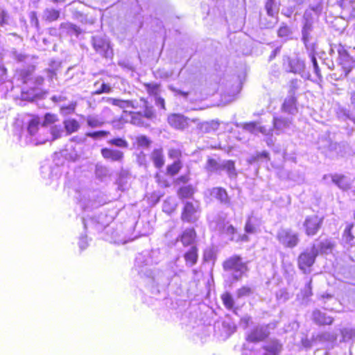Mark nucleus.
Instances as JSON below:
<instances>
[{
	"label": "nucleus",
	"mask_w": 355,
	"mask_h": 355,
	"mask_svg": "<svg viewBox=\"0 0 355 355\" xmlns=\"http://www.w3.org/2000/svg\"><path fill=\"white\" fill-rule=\"evenodd\" d=\"M106 101L114 106H116L121 109L125 107H131L134 110L140 108L139 110L127 111L123 110V114L130 116L129 121L124 120L123 116H121L119 120L123 121V123H130L131 125L140 128H147L149 126L148 121H153L156 119V112L148 99L144 97L139 98V102L141 105H139L138 103L132 99H121L117 98L108 97Z\"/></svg>",
	"instance_id": "obj_1"
},
{
	"label": "nucleus",
	"mask_w": 355,
	"mask_h": 355,
	"mask_svg": "<svg viewBox=\"0 0 355 355\" xmlns=\"http://www.w3.org/2000/svg\"><path fill=\"white\" fill-rule=\"evenodd\" d=\"M331 47L338 53V64L342 73L339 76L336 73H333L331 77L334 80H340L347 77L355 67V59L349 55L346 46L342 43L333 44Z\"/></svg>",
	"instance_id": "obj_2"
},
{
	"label": "nucleus",
	"mask_w": 355,
	"mask_h": 355,
	"mask_svg": "<svg viewBox=\"0 0 355 355\" xmlns=\"http://www.w3.org/2000/svg\"><path fill=\"white\" fill-rule=\"evenodd\" d=\"M248 263L240 254H234L225 259L222 266L224 271L234 275L235 280H239L249 270Z\"/></svg>",
	"instance_id": "obj_3"
},
{
	"label": "nucleus",
	"mask_w": 355,
	"mask_h": 355,
	"mask_svg": "<svg viewBox=\"0 0 355 355\" xmlns=\"http://www.w3.org/2000/svg\"><path fill=\"white\" fill-rule=\"evenodd\" d=\"M182 167L183 164L181 159H176L173 162L168 164L166 168L165 174L161 172H157L155 174L156 183L162 188L170 187L171 185V181L166 175L173 178L180 172Z\"/></svg>",
	"instance_id": "obj_4"
},
{
	"label": "nucleus",
	"mask_w": 355,
	"mask_h": 355,
	"mask_svg": "<svg viewBox=\"0 0 355 355\" xmlns=\"http://www.w3.org/2000/svg\"><path fill=\"white\" fill-rule=\"evenodd\" d=\"M318 254V252L316 249L312 251L306 250L300 252L297 259L298 268L304 274H309L312 270L313 266L315 263Z\"/></svg>",
	"instance_id": "obj_5"
},
{
	"label": "nucleus",
	"mask_w": 355,
	"mask_h": 355,
	"mask_svg": "<svg viewBox=\"0 0 355 355\" xmlns=\"http://www.w3.org/2000/svg\"><path fill=\"white\" fill-rule=\"evenodd\" d=\"M324 218L318 214L306 216L302 224L304 234L308 237L315 236L322 227Z\"/></svg>",
	"instance_id": "obj_6"
},
{
	"label": "nucleus",
	"mask_w": 355,
	"mask_h": 355,
	"mask_svg": "<svg viewBox=\"0 0 355 355\" xmlns=\"http://www.w3.org/2000/svg\"><path fill=\"white\" fill-rule=\"evenodd\" d=\"M198 201L195 202L186 201L183 203L180 218L182 222L187 223H194L198 220V213L200 211Z\"/></svg>",
	"instance_id": "obj_7"
},
{
	"label": "nucleus",
	"mask_w": 355,
	"mask_h": 355,
	"mask_svg": "<svg viewBox=\"0 0 355 355\" xmlns=\"http://www.w3.org/2000/svg\"><path fill=\"white\" fill-rule=\"evenodd\" d=\"M277 239L286 248H294L300 243L298 234L291 229H281L277 234Z\"/></svg>",
	"instance_id": "obj_8"
},
{
	"label": "nucleus",
	"mask_w": 355,
	"mask_h": 355,
	"mask_svg": "<svg viewBox=\"0 0 355 355\" xmlns=\"http://www.w3.org/2000/svg\"><path fill=\"white\" fill-rule=\"evenodd\" d=\"M257 218L252 216H248L245 225V233L239 234L235 239L236 243H246L250 241L248 234H255L257 232V225L256 224Z\"/></svg>",
	"instance_id": "obj_9"
},
{
	"label": "nucleus",
	"mask_w": 355,
	"mask_h": 355,
	"mask_svg": "<svg viewBox=\"0 0 355 355\" xmlns=\"http://www.w3.org/2000/svg\"><path fill=\"white\" fill-rule=\"evenodd\" d=\"M335 3L340 9L343 17L348 19L355 17V0H336Z\"/></svg>",
	"instance_id": "obj_10"
},
{
	"label": "nucleus",
	"mask_w": 355,
	"mask_h": 355,
	"mask_svg": "<svg viewBox=\"0 0 355 355\" xmlns=\"http://www.w3.org/2000/svg\"><path fill=\"white\" fill-rule=\"evenodd\" d=\"M101 154L105 160L110 162H121L124 159L123 152L115 148H102Z\"/></svg>",
	"instance_id": "obj_11"
},
{
	"label": "nucleus",
	"mask_w": 355,
	"mask_h": 355,
	"mask_svg": "<svg viewBox=\"0 0 355 355\" xmlns=\"http://www.w3.org/2000/svg\"><path fill=\"white\" fill-rule=\"evenodd\" d=\"M168 123L176 130H184L189 125V119L180 114H171L167 118Z\"/></svg>",
	"instance_id": "obj_12"
},
{
	"label": "nucleus",
	"mask_w": 355,
	"mask_h": 355,
	"mask_svg": "<svg viewBox=\"0 0 355 355\" xmlns=\"http://www.w3.org/2000/svg\"><path fill=\"white\" fill-rule=\"evenodd\" d=\"M312 320L318 326H329L334 322V318L327 315L320 309H315L312 312Z\"/></svg>",
	"instance_id": "obj_13"
},
{
	"label": "nucleus",
	"mask_w": 355,
	"mask_h": 355,
	"mask_svg": "<svg viewBox=\"0 0 355 355\" xmlns=\"http://www.w3.org/2000/svg\"><path fill=\"white\" fill-rule=\"evenodd\" d=\"M196 239L197 232L193 227L186 229L178 236V240L184 247L194 245Z\"/></svg>",
	"instance_id": "obj_14"
},
{
	"label": "nucleus",
	"mask_w": 355,
	"mask_h": 355,
	"mask_svg": "<svg viewBox=\"0 0 355 355\" xmlns=\"http://www.w3.org/2000/svg\"><path fill=\"white\" fill-rule=\"evenodd\" d=\"M220 299L225 308L236 314L240 309V306L236 304L235 300L232 294L229 291H225L220 295Z\"/></svg>",
	"instance_id": "obj_15"
},
{
	"label": "nucleus",
	"mask_w": 355,
	"mask_h": 355,
	"mask_svg": "<svg viewBox=\"0 0 355 355\" xmlns=\"http://www.w3.org/2000/svg\"><path fill=\"white\" fill-rule=\"evenodd\" d=\"M291 124V120L282 116H275L272 119L273 129L277 135L284 132L289 128Z\"/></svg>",
	"instance_id": "obj_16"
},
{
	"label": "nucleus",
	"mask_w": 355,
	"mask_h": 355,
	"mask_svg": "<svg viewBox=\"0 0 355 355\" xmlns=\"http://www.w3.org/2000/svg\"><path fill=\"white\" fill-rule=\"evenodd\" d=\"M281 110L283 112L295 114L297 112V99L295 96H291L286 98L281 106Z\"/></svg>",
	"instance_id": "obj_17"
},
{
	"label": "nucleus",
	"mask_w": 355,
	"mask_h": 355,
	"mask_svg": "<svg viewBox=\"0 0 355 355\" xmlns=\"http://www.w3.org/2000/svg\"><path fill=\"white\" fill-rule=\"evenodd\" d=\"M150 159L156 168H161L165 164V157L162 148H154L150 154Z\"/></svg>",
	"instance_id": "obj_18"
},
{
	"label": "nucleus",
	"mask_w": 355,
	"mask_h": 355,
	"mask_svg": "<svg viewBox=\"0 0 355 355\" xmlns=\"http://www.w3.org/2000/svg\"><path fill=\"white\" fill-rule=\"evenodd\" d=\"M198 251L196 245H192L184 253L183 257L187 266L191 267L197 263L199 257Z\"/></svg>",
	"instance_id": "obj_19"
},
{
	"label": "nucleus",
	"mask_w": 355,
	"mask_h": 355,
	"mask_svg": "<svg viewBox=\"0 0 355 355\" xmlns=\"http://www.w3.org/2000/svg\"><path fill=\"white\" fill-rule=\"evenodd\" d=\"M269 333L262 328L253 329L247 336V341L250 343H259L268 338Z\"/></svg>",
	"instance_id": "obj_20"
},
{
	"label": "nucleus",
	"mask_w": 355,
	"mask_h": 355,
	"mask_svg": "<svg viewBox=\"0 0 355 355\" xmlns=\"http://www.w3.org/2000/svg\"><path fill=\"white\" fill-rule=\"evenodd\" d=\"M211 194L220 203L225 205L230 204V198L225 189L221 187H214L211 189Z\"/></svg>",
	"instance_id": "obj_21"
},
{
	"label": "nucleus",
	"mask_w": 355,
	"mask_h": 355,
	"mask_svg": "<svg viewBox=\"0 0 355 355\" xmlns=\"http://www.w3.org/2000/svg\"><path fill=\"white\" fill-rule=\"evenodd\" d=\"M196 192V189L191 184L184 185L180 187L177 190V195L179 199L183 200L187 198H192L194 193Z\"/></svg>",
	"instance_id": "obj_22"
},
{
	"label": "nucleus",
	"mask_w": 355,
	"mask_h": 355,
	"mask_svg": "<svg viewBox=\"0 0 355 355\" xmlns=\"http://www.w3.org/2000/svg\"><path fill=\"white\" fill-rule=\"evenodd\" d=\"M220 122L218 120L205 121L200 124V130L204 133L215 132L219 129Z\"/></svg>",
	"instance_id": "obj_23"
},
{
	"label": "nucleus",
	"mask_w": 355,
	"mask_h": 355,
	"mask_svg": "<svg viewBox=\"0 0 355 355\" xmlns=\"http://www.w3.org/2000/svg\"><path fill=\"white\" fill-rule=\"evenodd\" d=\"M332 182L344 191L351 189L353 187L343 175L336 174L333 175Z\"/></svg>",
	"instance_id": "obj_24"
},
{
	"label": "nucleus",
	"mask_w": 355,
	"mask_h": 355,
	"mask_svg": "<svg viewBox=\"0 0 355 355\" xmlns=\"http://www.w3.org/2000/svg\"><path fill=\"white\" fill-rule=\"evenodd\" d=\"M40 125H42L40 117L37 115H33L28 123L27 130L28 133L32 136L36 135L39 131Z\"/></svg>",
	"instance_id": "obj_25"
},
{
	"label": "nucleus",
	"mask_w": 355,
	"mask_h": 355,
	"mask_svg": "<svg viewBox=\"0 0 355 355\" xmlns=\"http://www.w3.org/2000/svg\"><path fill=\"white\" fill-rule=\"evenodd\" d=\"M65 130L67 135L76 132L80 128V124L76 119H71L64 121L63 122Z\"/></svg>",
	"instance_id": "obj_26"
},
{
	"label": "nucleus",
	"mask_w": 355,
	"mask_h": 355,
	"mask_svg": "<svg viewBox=\"0 0 355 355\" xmlns=\"http://www.w3.org/2000/svg\"><path fill=\"white\" fill-rule=\"evenodd\" d=\"M149 96L157 97L160 92L161 85L157 83H144L143 84Z\"/></svg>",
	"instance_id": "obj_27"
},
{
	"label": "nucleus",
	"mask_w": 355,
	"mask_h": 355,
	"mask_svg": "<svg viewBox=\"0 0 355 355\" xmlns=\"http://www.w3.org/2000/svg\"><path fill=\"white\" fill-rule=\"evenodd\" d=\"M354 228V223H350L346 225L343 234H342V238L343 240L346 243H350L352 242L355 238L354 235L353 234L352 230Z\"/></svg>",
	"instance_id": "obj_28"
},
{
	"label": "nucleus",
	"mask_w": 355,
	"mask_h": 355,
	"mask_svg": "<svg viewBox=\"0 0 355 355\" xmlns=\"http://www.w3.org/2000/svg\"><path fill=\"white\" fill-rule=\"evenodd\" d=\"M176 207L177 205L173 200L171 198H167L163 202L162 211L170 215L175 211Z\"/></svg>",
	"instance_id": "obj_29"
},
{
	"label": "nucleus",
	"mask_w": 355,
	"mask_h": 355,
	"mask_svg": "<svg viewBox=\"0 0 355 355\" xmlns=\"http://www.w3.org/2000/svg\"><path fill=\"white\" fill-rule=\"evenodd\" d=\"M60 12L58 10L54 8L46 9L44 11V19L46 21L52 22L60 18Z\"/></svg>",
	"instance_id": "obj_30"
},
{
	"label": "nucleus",
	"mask_w": 355,
	"mask_h": 355,
	"mask_svg": "<svg viewBox=\"0 0 355 355\" xmlns=\"http://www.w3.org/2000/svg\"><path fill=\"white\" fill-rule=\"evenodd\" d=\"M266 13L270 17H274L278 13L279 8L276 5L275 0H266L265 3Z\"/></svg>",
	"instance_id": "obj_31"
},
{
	"label": "nucleus",
	"mask_w": 355,
	"mask_h": 355,
	"mask_svg": "<svg viewBox=\"0 0 355 355\" xmlns=\"http://www.w3.org/2000/svg\"><path fill=\"white\" fill-rule=\"evenodd\" d=\"M221 169L227 171L230 177H235L237 175L235 168V162L233 160H227L221 165Z\"/></svg>",
	"instance_id": "obj_32"
},
{
	"label": "nucleus",
	"mask_w": 355,
	"mask_h": 355,
	"mask_svg": "<svg viewBox=\"0 0 355 355\" xmlns=\"http://www.w3.org/2000/svg\"><path fill=\"white\" fill-rule=\"evenodd\" d=\"M205 168L208 171L214 172L221 169V164L216 159L209 157L207 159Z\"/></svg>",
	"instance_id": "obj_33"
},
{
	"label": "nucleus",
	"mask_w": 355,
	"mask_h": 355,
	"mask_svg": "<svg viewBox=\"0 0 355 355\" xmlns=\"http://www.w3.org/2000/svg\"><path fill=\"white\" fill-rule=\"evenodd\" d=\"M135 143L139 148H149L152 144L151 139L144 135H139L135 139Z\"/></svg>",
	"instance_id": "obj_34"
},
{
	"label": "nucleus",
	"mask_w": 355,
	"mask_h": 355,
	"mask_svg": "<svg viewBox=\"0 0 355 355\" xmlns=\"http://www.w3.org/2000/svg\"><path fill=\"white\" fill-rule=\"evenodd\" d=\"M93 47L96 52L101 53L108 47V43L102 38H97L94 40Z\"/></svg>",
	"instance_id": "obj_35"
},
{
	"label": "nucleus",
	"mask_w": 355,
	"mask_h": 355,
	"mask_svg": "<svg viewBox=\"0 0 355 355\" xmlns=\"http://www.w3.org/2000/svg\"><path fill=\"white\" fill-rule=\"evenodd\" d=\"M35 67H32L28 69H21L19 72L20 80L24 83H26L32 77Z\"/></svg>",
	"instance_id": "obj_36"
},
{
	"label": "nucleus",
	"mask_w": 355,
	"mask_h": 355,
	"mask_svg": "<svg viewBox=\"0 0 355 355\" xmlns=\"http://www.w3.org/2000/svg\"><path fill=\"white\" fill-rule=\"evenodd\" d=\"M58 121L59 119L57 114L48 112L44 116V121L42 122V126L46 127L47 125H52Z\"/></svg>",
	"instance_id": "obj_37"
},
{
	"label": "nucleus",
	"mask_w": 355,
	"mask_h": 355,
	"mask_svg": "<svg viewBox=\"0 0 355 355\" xmlns=\"http://www.w3.org/2000/svg\"><path fill=\"white\" fill-rule=\"evenodd\" d=\"M107 143L110 145L114 146L119 147V148H126L128 146V141L125 139L121 138V137L112 138V139H110L107 141Z\"/></svg>",
	"instance_id": "obj_38"
},
{
	"label": "nucleus",
	"mask_w": 355,
	"mask_h": 355,
	"mask_svg": "<svg viewBox=\"0 0 355 355\" xmlns=\"http://www.w3.org/2000/svg\"><path fill=\"white\" fill-rule=\"evenodd\" d=\"M311 284H312V279H311L309 280V282L307 284H306L304 288L303 289H302L300 291V295H301L302 299L306 300L313 295Z\"/></svg>",
	"instance_id": "obj_39"
},
{
	"label": "nucleus",
	"mask_w": 355,
	"mask_h": 355,
	"mask_svg": "<svg viewBox=\"0 0 355 355\" xmlns=\"http://www.w3.org/2000/svg\"><path fill=\"white\" fill-rule=\"evenodd\" d=\"M291 33V28L286 24H282L277 31L279 37H288Z\"/></svg>",
	"instance_id": "obj_40"
},
{
	"label": "nucleus",
	"mask_w": 355,
	"mask_h": 355,
	"mask_svg": "<svg viewBox=\"0 0 355 355\" xmlns=\"http://www.w3.org/2000/svg\"><path fill=\"white\" fill-rule=\"evenodd\" d=\"M262 159L270 160V155L267 151H263L261 153H257L255 155H252L250 157V162L255 163L258 162Z\"/></svg>",
	"instance_id": "obj_41"
},
{
	"label": "nucleus",
	"mask_w": 355,
	"mask_h": 355,
	"mask_svg": "<svg viewBox=\"0 0 355 355\" xmlns=\"http://www.w3.org/2000/svg\"><path fill=\"white\" fill-rule=\"evenodd\" d=\"M10 16L7 10L0 8V26L3 27L9 25L10 21Z\"/></svg>",
	"instance_id": "obj_42"
},
{
	"label": "nucleus",
	"mask_w": 355,
	"mask_h": 355,
	"mask_svg": "<svg viewBox=\"0 0 355 355\" xmlns=\"http://www.w3.org/2000/svg\"><path fill=\"white\" fill-rule=\"evenodd\" d=\"M65 28L69 34L75 35L76 36H78L83 32L79 26L71 23L66 24Z\"/></svg>",
	"instance_id": "obj_43"
},
{
	"label": "nucleus",
	"mask_w": 355,
	"mask_h": 355,
	"mask_svg": "<svg viewBox=\"0 0 355 355\" xmlns=\"http://www.w3.org/2000/svg\"><path fill=\"white\" fill-rule=\"evenodd\" d=\"M259 123L257 121H250L243 123V128L252 134H257Z\"/></svg>",
	"instance_id": "obj_44"
},
{
	"label": "nucleus",
	"mask_w": 355,
	"mask_h": 355,
	"mask_svg": "<svg viewBox=\"0 0 355 355\" xmlns=\"http://www.w3.org/2000/svg\"><path fill=\"white\" fill-rule=\"evenodd\" d=\"M237 232L236 228L232 225H229L223 230V234L230 237V239L232 241H235L234 236Z\"/></svg>",
	"instance_id": "obj_45"
},
{
	"label": "nucleus",
	"mask_w": 355,
	"mask_h": 355,
	"mask_svg": "<svg viewBox=\"0 0 355 355\" xmlns=\"http://www.w3.org/2000/svg\"><path fill=\"white\" fill-rule=\"evenodd\" d=\"M236 297L241 298L250 295L252 293V289L248 286H243L236 290Z\"/></svg>",
	"instance_id": "obj_46"
},
{
	"label": "nucleus",
	"mask_w": 355,
	"mask_h": 355,
	"mask_svg": "<svg viewBox=\"0 0 355 355\" xmlns=\"http://www.w3.org/2000/svg\"><path fill=\"white\" fill-rule=\"evenodd\" d=\"M62 130L60 125H53L50 128V133L52 136V140L60 138L62 135Z\"/></svg>",
	"instance_id": "obj_47"
},
{
	"label": "nucleus",
	"mask_w": 355,
	"mask_h": 355,
	"mask_svg": "<svg viewBox=\"0 0 355 355\" xmlns=\"http://www.w3.org/2000/svg\"><path fill=\"white\" fill-rule=\"evenodd\" d=\"M111 92L112 87H110V85L106 83H103L98 89L94 92L93 94L99 95L103 93L109 94Z\"/></svg>",
	"instance_id": "obj_48"
},
{
	"label": "nucleus",
	"mask_w": 355,
	"mask_h": 355,
	"mask_svg": "<svg viewBox=\"0 0 355 355\" xmlns=\"http://www.w3.org/2000/svg\"><path fill=\"white\" fill-rule=\"evenodd\" d=\"M109 135V132L106 130H98L96 132H89L85 134L88 137L96 139L97 137H103Z\"/></svg>",
	"instance_id": "obj_49"
},
{
	"label": "nucleus",
	"mask_w": 355,
	"mask_h": 355,
	"mask_svg": "<svg viewBox=\"0 0 355 355\" xmlns=\"http://www.w3.org/2000/svg\"><path fill=\"white\" fill-rule=\"evenodd\" d=\"M334 245L329 241H325L320 242L319 244V250L322 252H324L327 250H331L334 248Z\"/></svg>",
	"instance_id": "obj_50"
},
{
	"label": "nucleus",
	"mask_w": 355,
	"mask_h": 355,
	"mask_svg": "<svg viewBox=\"0 0 355 355\" xmlns=\"http://www.w3.org/2000/svg\"><path fill=\"white\" fill-rule=\"evenodd\" d=\"M168 156L171 159H180V157H182V152L179 149L170 148L168 150Z\"/></svg>",
	"instance_id": "obj_51"
},
{
	"label": "nucleus",
	"mask_w": 355,
	"mask_h": 355,
	"mask_svg": "<svg viewBox=\"0 0 355 355\" xmlns=\"http://www.w3.org/2000/svg\"><path fill=\"white\" fill-rule=\"evenodd\" d=\"M190 180V177L187 174H184L178 176L173 181L174 184L179 185L180 184H185Z\"/></svg>",
	"instance_id": "obj_52"
},
{
	"label": "nucleus",
	"mask_w": 355,
	"mask_h": 355,
	"mask_svg": "<svg viewBox=\"0 0 355 355\" xmlns=\"http://www.w3.org/2000/svg\"><path fill=\"white\" fill-rule=\"evenodd\" d=\"M87 125L91 128L100 126L103 124L98 119L94 117H88L87 120Z\"/></svg>",
	"instance_id": "obj_53"
},
{
	"label": "nucleus",
	"mask_w": 355,
	"mask_h": 355,
	"mask_svg": "<svg viewBox=\"0 0 355 355\" xmlns=\"http://www.w3.org/2000/svg\"><path fill=\"white\" fill-rule=\"evenodd\" d=\"M311 61H312V63H313V65L314 72H315V75L318 76V78L319 79H321L322 78V74L320 73V69H319V66H318L317 60H316L315 56L313 55L311 57Z\"/></svg>",
	"instance_id": "obj_54"
},
{
	"label": "nucleus",
	"mask_w": 355,
	"mask_h": 355,
	"mask_svg": "<svg viewBox=\"0 0 355 355\" xmlns=\"http://www.w3.org/2000/svg\"><path fill=\"white\" fill-rule=\"evenodd\" d=\"M155 103L159 106L161 109L166 110L165 100L162 97L158 96L155 98Z\"/></svg>",
	"instance_id": "obj_55"
},
{
	"label": "nucleus",
	"mask_w": 355,
	"mask_h": 355,
	"mask_svg": "<svg viewBox=\"0 0 355 355\" xmlns=\"http://www.w3.org/2000/svg\"><path fill=\"white\" fill-rule=\"evenodd\" d=\"M30 19H31V22L32 24H34V25L36 27L39 26V20H38V18H37V13L35 12H32L31 13V15H30Z\"/></svg>",
	"instance_id": "obj_56"
},
{
	"label": "nucleus",
	"mask_w": 355,
	"mask_h": 355,
	"mask_svg": "<svg viewBox=\"0 0 355 355\" xmlns=\"http://www.w3.org/2000/svg\"><path fill=\"white\" fill-rule=\"evenodd\" d=\"M257 132H260L264 135H268L270 132L269 130L263 126V125H260L259 123L258 124V128H257Z\"/></svg>",
	"instance_id": "obj_57"
},
{
	"label": "nucleus",
	"mask_w": 355,
	"mask_h": 355,
	"mask_svg": "<svg viewBox=\"0 0 355 355\" xmlns=\"http://www.w3.org/2000/svg\"><path fill=\"white\" fill-rule=\"evenodd\" d=\"M279 52H280V47H277L276 49H275L272 51L271 54L270 55L269 60H273Z\"/></svg>",
	"instance_id": "obj_58"
},
{
	"label": "nucleus",
	"mask_w": 355,
	"mask_h": 355,
	"mask_svg": "<svg viewBox=\"0 0 355 355\" xmlns=\"http://www.w3.org/2000/svg\"><path fill=\"white\" fill-rule=\"evenodd\" d=\"M175 93L180 96H182L184 98H187L189 96V92H184L180 89H175Z\"/></svg>",
	"instance_id": "obj_59"
},
{
	"label": "nucleus",
	"mask_w": 355,
	"mask_h": 355,
	"mask_svg": "<svg viewBox=\"0 0 355 355\" xmlns=\"http://www.w3.org/2000/svg\"><path fill=\"white\" fill-rule=\"evenodd\" d=\"M291 90L294 92L295 89H297V80L296 79H293L291 80Z\"/></svg>",
	"instance_id": "obj_60"
},
{
	"label": "nucleus",
	"mask_w": 355,
	"mask_h": 355,
	"mask_svg": "<svg viewBox=\"0 0 355 355\" xmlns=\"http://www.w3.org/2000/svg\"><path fill=\"white\" fill-rule=\"evenodd\" d=\"M47 72L49 73V76L51 79H53L56 77V72L54 69H47Z\"/></svg>",
	"instance_id": "obj_61"
},
{
	"label": "nucleus",
	"mask_w": 355,
	"mask_h": 355,
	"mask_svg": "<svg viewBox=\"0 0 355 355\" xmlns=\"http://www.w3.org/2000/svg\"><path fill=\"white\" fill-rule=\"evenodd\" d=\"M65 109H66V110H70L71 112H73V111H74V110H75V105H68V106H62V107H61V110H65Z\"/></svg>",
	"instance_id": "obj_62"
},
{
	"label": "nucleus",
	"mask_w": 355,
	"mask_h": 355,
	"mask_svg": "<svg viewBox=\"0 0 355 355\" xmlns=\"http://www.w3.org/2000/svg\"><path fill=\"white\" fill-rule=\"evenodd\" d=\"M44 79L43 77L42 76H38L36 78V81L39 83V84H42L43 82H44Z\"/></svg>",
	"instance_id": "obj_63"
},
{
	"label": "nucleus",
	"mask_w": 355,
	"mask_h": 355,
	"mask_svg": "<svg viewBox=\"0 0 355 355\" xmlns=\"http://www.w3.org/2000/svg\"><path fill=\"white\" fill-rule=\"evenodd\" d=\"M351 102L355 104V92L352 93L351 95Z\"/></svg>",
	"instance_id": "obj_64"
}]
</instances>
